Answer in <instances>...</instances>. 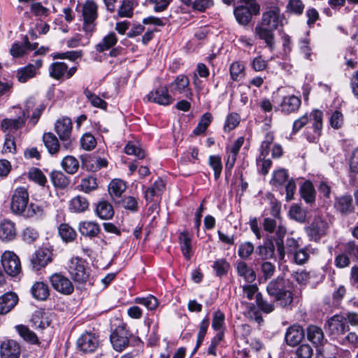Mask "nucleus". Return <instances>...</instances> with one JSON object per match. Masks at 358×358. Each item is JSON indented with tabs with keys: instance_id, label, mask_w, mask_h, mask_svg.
<instances>
[{
	"instance_id": "obj_1",
	"label": "nucleus",
	"mask_w": 358,
	"mask_h": 358,
	"mask_svg": "<svg viewBox=\"0 0 358 358\" xmlns=\"http://www.w3.org/2000/svg\"><path fill=\"white\" fill-rule=\"evenodd\" d=\"M268 295L282 308L289 307L293 302V294L289 289V281L282 276L271 280L266 286Z\"/></svg>"
},
{
	"instance_id": "obj_2",
	"label": "nucleus",
	"mask_w": 358,
	"mask_h": 358,
	"mask_svg": "<svg viewBox=\"0 0 358 358\" xmlns=\"http://www.w3.org/2000/svg\"><path fill=\"white\" fill-rule=\"evenodd\" d=\"M98 5L94 0H87L82 7V29L86 34L92 36L96 27Z\"/></svg>"
},
{
	"instance_id": "obj_3",
	"label": "nucleus",
	"mask_w": 358,
	"mask_h": 358,
	"mask_svg": "<svg viewBox=\"0 0 358 358\" xmlns=\"http://www.w3.org/2000/svg\"><path fill=\"white\" fill-rule=\"evenodd\" d=\"M245 6H238L234 8V14L238 23L243 26L248 25L253 15L260 13V6L256 0H241Z\"/></svg>"
},
{
	"instance_id": "obj_4",
	"label": "nucleus",
	"mask_w": 358,
	"mask_h": 358,
	"mask_svg": "<svg viewBox=\"0 0 358 358\" xmlns=\"http://www.w3.org/2000/svg\"><path fill=\"white\" fill-rule=\"evenodd\" d=\"M349 322L352 324L356 325L358 323L357 315L356 314L349 315L348 319L340 315H334L327 323L329 334L334 337L343 334L348 327Z\"/></svg>"
},
{
	"instance_id": "obj_5",
	"label": "nucleus",
	"mask_w": 358,
	"mask_h": 358,
	"mask_svg": "<svg viewBox=\"0 0 358 358\" xmlns=\"http://www.w3.org/2000/svg\"><path fill=\"white\" fill-rule=\"evenodd\" d=\"M327 229L328 223L320 216H315L304 230L310 241L318 242L326 234Z\"/></svg>"
},
{
	"instance_id": "obj_6",
	"label": "nucleus",
	"mask_w": 358,
	"mask_h": 358,
	"mask_svg": "<svg viewBox=\"0 0 358 358\" xmlns=\"http://www.w3.org/2000/svg\"><path fill=\"white\" fill-rule=\"evenodd\" d=\"M77 66L69 67L64 62H55L48 67L49 76L57 80H64L71 78L77 71Z\"/></svg>"
},
{
	"instance_id": "obj_7",
	"label": "nucleus",
	"mask_w": 358,
	"mask_h": 358,
	"mask_svg": "<svg viewBox=\"0 0 358 358\" xmlns=\"http://www.w3.org/2000/svg\"><path fill=\"white\" fill-rule=\"evenodd\" d=\"M1 264L5 272L10 276L16 277L22 271L18 256L12 251H5L1 255Z\"/></svg>"
},
{
	"instance_id": "obj_8",
	"label": "nucleus",
	"mask_w": 358,
	"mask_h": 358,
	"mask_svg": "<svg viewBox=\"0 0 358 358\" xmlns=\"http://www.w3.org/2000/svg\"><path fill=\"white\" fill-rule=\"evenodd\" d=\"M169 89L173 95L181 94L187 99H192L193 93L189 87V80L183 74L178 75L169 85Z\"/></svg>"
},
{
	"instance_id": "obj_9",
	"label": "nucleus",
	"mask_w": 358,
	"mask_h": 358,
	"mask_svg": "<svg viewBox=\"0 0 358 358\" xmlns=\"http://www.w3.org/2000/svg\"><path fill=\"white\" fill-rule=\"evenodd\" d=\"M283 18L280 8L271 6L268 10L263 13L260 24L275 30L279 25L282 26Z\"/></svg>"
},
{
	"instance_id": "obj_10",
	"label": "nucleus",
	"mask_w": 358,
	"mask_h": 358,
	"mask_svg": "<svg viewBox=\"0 0 358 358\" xmlns=\"http://www.w3.org/2000/svg\"><path fill=\"white\" fill-rule=\"evenodd\" d=\"M131 336V334L124 327H117L110 336L113 349L117 352L123 351L129 346Z\"/></svg>"
},
{
	"instance_id": "obj_11",
	"label": "nucleus",
	"mask_w": 358,
	"mask_h": 358,
	"mask_svg": "<svg viewBox=\"0 0 358 358\" xmlns=\"http://www.w3.org/2000/svg\"><path fill=\"white\" fill-rule=\"evenodd\" d=\"M99 345V340L94 333L86 331L78 338L77 349L83 353L94 352Z\"/></svg>"
},
{
	"instance_id": "obj_12",
	"label": "nucleus",
	"mask_w": 358,
	"mask_h": 358,
	"mask_svg": "<svg viewBox=\"0 0 358 358\" xmlns=\"http://www.w3.org/2000/svg\"><path fill=\"white\" fill-rule=\"evenodd\" d=\"M49 281L52 288L62 294L69 295L73 292L74 287L71 281L61 273H53L49 277Z\"/></svg>"
},
{
	"instance_id": "obj_13",
	"label": "nucleus",
	"mask_w": 358,
	"mask_h": 358,
	"mask_svg": "<svg viewBox=\"0 0 358 358\" xmlns=\"http://www.w3.org/2000/svg\"><path fill=\"white\" fill-rule=\"evenodd\" d=\"M29 201V194L27 189L20 187L17 188L12 196L10 208L15 214H22L26 209Z\"/></svg>"
},
{
	"instance_id": "obj_14",
	"label": "nucleus",
	"mask_w": 358,
	"mask_h": 358,
	"mask_svg": "<svg viewBox=\"0 0 358 358\" xmlns=\"http://www.w3.org/2000/svg\"><path fill=\"white\" fill-rule=\"evenodd\" d=\"M69 272L72 279L78 283H85L88 280L87 272L81 259H72L69 265Z\"/></svg>"
},
{
	"instance_id": "obj_15",
	"label": "nucleus",
	"mask_w": 358,
	"mask_h": 358,
	"mask_svg": "<svg viewBox=\"0 0 358 358\" xmlns=\"http://www.w3.org/2000/svg\"><path fill=\"white\" fill-rule=\"evenodd\" d=\"M43 66L41 59H36L33 63H29L25 66L17 71V78L20 83H26L29 80L35 78L40 73V69Z\"/></svg>"
},
{
	"instance_id": "obj_16",
	"label": "nucleus",
	"mask_w": 358,
	"mask_h": 358,
	"mask_svg": "<svg viewBox=\"0 0 358 358\" xmlns=\"http://www.w3.org/2000/svg\"><path fill=\"white\" fill-rule=\"evenodd\" d=\"M358 248L355 242H349L345 246L344 252L338 255L335 258V265L338 268H344L349 266L350 261L357 259Z\"/></svg>"
},
{
	"instance_id": "obj_17",
	"label": "nucleus",
	"mask_w": 358,
	"mask_h": 358,
	"mask_svg": "<svg viewBox=\"0 0 358 358\" xmlns=\"http://www.w3.org/2000/svg\"><path fill=\"white\" fill-rule=\"evenodd\" d=\"M20 346L14 340H6L1 344L0 356L1 358H20Z\"/></svg>"
},
{
	"instance_id": "obj_18",
	"label": "nucleus",
	"mask_w": 358,
	"mask_h": 358,
	"mask_svg": "<svg viewBox=\"0 0 358 358\" xmlns=\"http://www.w3.org/2000/svg\"><path fill=\"white\" fill-rule=\"evenodd\" d=\"M55 130L60 140L68 141L71 139L72 131V121L67 117L57 120L55 124Z\"/></svg>"
},
{
	"instance_id": "obj_19",
	"label": "nucleus",
	"mask_w": 358,
	"mask_h": 358,
	"mask_svg": "<svg viewBox=\"0 0 358 358\" xmlns=\"http://www.w3.org/2000/svg\"><path fill=\"white\" fill-rule=\"evenodd\" d=\"M38 45V43H31L28 38L25 36L23 43L15 42L12 45L10 49V53L13 57H22L27 55L28 52L36 50Z\"/></svg>"
},
{
	"instance_id": "obj_20",
	"label": "nucleus",
	"mask_w": 358,
	"mask_h": 358,
	"mask_svg": "<svg viewBox=\"0 0 358 358\" xmlns=\"http://www.w3.org/2000/svg\"><path fill=\"white\" fill-rule=\"evenodd\" d=\"M274 31L275 29L262 24H257L255 28V35L260 40L264 41L271 51H273L275 48Z\"/></svg>"
},
{
	"instance_id": "obj_21",
	"label": "nucleus",
	"mask_w": 358,
	"mask_h": 358,
	"mask_svg": "<svg viewBox=\"0 0 358 358\" xmlns=\"http://www.w3.org/2000/svg\"><path fill=\"white\" fill-rule=\"evenodd\" d=\"M304 338V331L299 325H292L289 327L285 334V341L289 346H296L299 345Z\"/></svg>"
},
{
	"instance_id": "obj_22",
	"label": "nucleus",
	"mask_w": 358,
	"mask_h": 358,
	"mask_svg": "<svg viewBox=\"0 0 358 358\" xmlns=\"http://www.w3.org/2000/svg\"><path fill=\"white\" fill-rule=\"evenodd\" d=\"M148 99L160 105L167 106L173 103V99L169 94L168 90L165 87L158 88L154 92H151L148 95Z\"/></svg>"
},
{
	"instance_id": "obj_23",
	"label": "nucleus",
	"mask_w": 358,
	"mask_h": 358,
	"mask_svg": "<svg viewBox=\"0 0 358 358\" xmlns=\"http://www.w3.org/2000/svg\"><path fill=\"white\" fill-rule=\"evenodd\" d=\"M78 230L82 236L90 238L97 237L101 231L99 224L94 221H83L80 222Z\"/></svg>"
},
{
	"instance_id": "obj_24",
	"label": "nucleus",
	"mask_w": 358,
	"mask_h": 358,
	"mask_svg": "<svg viewBox=\"0 0 358 358\" xmlns=\"http://www.w3.org/2000/svg\"><path fill=\"white\" fill-rule=\"evenodd\" d=\"M17 235V230L14 222L4 220L0 223V239L4 242L14 240Z\"/></svg>"
},
{
	"instance_id": "obj_25",
	"label": "nucleus",
	"mask_w": 358,
	"mask_h": 358,
	"mask_svg": "<svg viewBox=\"0 0 358 358\" xmlns=\"http://www.w3.org/2000/svg\"><path fill=\"white\" fill-rule=\"evenodd\" d=\"M17 296L13 292H7L0 296V314L9 313L17 304Z\"/></svg>"
},
{
	"instance_id": "obj_26",
	"label": "nucleus",
	"mask_w": 358,
	"mask_h": 358,
	"mask_svg": "<svg viewBox=\"0 0 358 358\" xmlns=\"http://www.w3.org/2000/svg\"><path fill=\"white\" fill-rule=\"evenodd\" d=\"M126 189V183L120 179H113L108 185V193L114 202H118Z\"/></svg>"
},
{
	"instance_id": "obj_27",
	"label": "nucleus",
	"mask_w": 358,
	"mask_h": 358,
	"mask_svg": "<svg viewBox=\"0 0 358 358\" xmlns=\"http://www.w3.org/2000/svg\"><path fill=\"white\" fill-rule=\"evenodd\" d=\"M117 41L118 38L116 34L114 31H110L95 45V50L98 52H103L113 48Z\"/></svg>"
},
{
	"instance_id": "obj_28",
	"label": "nucleus",
	"mask_w": 358,
	"mask_h": 358,
	"mask_svg": "<svg viewBox=\"0 0 358 358\" xmlns=\"http://www.w3.org/2000/svg\"><path fill=\"white\" fill-rule=\"evenodd\" d=\"M50 261V252L43 249L36 250L31 258V263L36 270L45 266Z\"/></svg>"
},
{
	"instance_id": "obj_29",
	"label": "nucleus",
	"mask_w": 358,
	"mask_h": 358,
	"mask_svg": "<svg viewBox=\"0 0 358 358\" xmlns=\"http://www.w3.org/2000/svg\"><path fill=\"white\" fill-rule=\"evenodd\" d=\"M236 271L238 274L243 277L245 281L252 283L256 279V274L252 268L250 267L245 262H236Z\"/></svg>"
},
{
	"instance_id": "obj_30",
	"label": "nucleus",
	"mask_w": 358,
	"mask_h": 358,
	"mask_svg": "<svg viewBox=\"0 0 358 358\" xmlns=\"http://www.w3.org/2000/svg\"><path fill=\"white\" fill-rule=\"evenodd\" d=\"M31 292L34 298L40 301L46 300L50 295L48 285L43 282H35L31 287Z\"/></svg>"
},
{
	"instance_id": "obj_31",
	"label": "nucleus",
	"mask_w": 358,
	"mask_h": 358,
	"mask_svg": "<svg viewBox=\"0 0 358 358\" xmlns=\"http://www.w3.org/2000/svg\"><path fill=\"white\" fill-rule=\"evenodd\" d=\"M96 215L102 220H110L114 215L112 205L106 201H99L96 206Z\"/></svg>"
},
{
	"instance_id": "obj_32",
	"label": "nucleus",
	"mask_w": 358,
	"mask_h": 358,
	"mask_svg": "<svg viewBox=\"0 0 358 358\" xmlns=\"http://www.w3.org/2000/svg\"><path fill=\"white\" fill-rule=\"evenodd\" d=\"M308 339L315 345H322L324 336L322 329L315 325H310L307 329Z\"/></svg>"
},
{
	"instance_id": "obj_33",
	"label": "nucleus",
	"mask_w": 358,
	"mask_h": 358,
	"mask_svg": "<svg viewBox=\"0 0 358 358\" xmlns=\"http://www.w3.org/2000/svg\"><path fill=\"white\" fill-rule=\"evenodd\" d=\"M301 105V100L294 95L285 96L280 103L282 112H294Z\"/></svg>"
},
{
	"instance_id": "obj_34",
	"label": "nucleus",
	"mask_w": 358,
	"mask_h": 358,
	"mask_svg": "<svg viewBox=\"0 0 358 358\" xmlns=\"http://www.w3.org/2000/svg\"><path fill=\"white\" fill-rule=\"evenodd\" d=\"M89 208L88 200L83 196H76L69 202V210L73 213H83Z\"/></svg>"
},
{
	"instance_id": "obj_35",
	"label": "nucleus",
	"mask_w": 358,
	"mask_h": 358,
	"mask_svg": "<svg viewBox=\"0 0 358 358\" xmlns=\"http://www.w3.org/2000/svg\"><path fill=\"white\" fill-rule=\"evenodd\" d=\"M244 143V138L241 136L238 138L232 144L231 147H228L227 149L228 161V167H230L232 163H236V157L238 154L241 146Z\"/></svg>"
},
{
	"instance_id": "obj_36",
	"label": "nucleus",
	"mask_w": 358,
	"mask_h": 358,
	"mask_svg": "<svg viewBox=\"0 0 358 358\" xmlns=\"http://www.w3.org/2000/svg\"><path fill=\"white\" fill-rule=\"evenodd\" d=\"M43 143L50 155L57 154L60 148V145L56 136L51 133H45L43 136Z\"/></svg>"
},
{
	"instance_id": "obj_37",
	"label": "nucleus",
	"mask_w": 358,
	"mask_h": 358,
	"mask_svg": "<svg viewBox=\"0 0 358 358\" xmlns=\"http://www.w3.org/2000/svg\"><path fill=\"white\" fill-rule=\"evenodd\" d=\"M182 3L193 10L204 12L213 6V0H181Z\"/></svg>"
},
{
	"instance_id": "obj_38",
	"label": "nucleus",
	"mask_w": 358,
	"mask_h": 358,
	"mask_svg": "<svg viewBox=\"0 0 358 358\" xmlns=\"http://www.w3.org/2000/svg\"><path fill=\"white\" fill-rule=\"evenodd\" d=\"M50 180L55 187L62 189L67 187L70 183L69 178L60 171H52Z\"/></svg>"
},
{
	"instance_id": "obj_39",
	"label": "nucleus",
	"mask_w": 358,
	"mask_h": 358,
	"mask_svg": "<svg viewBox=\"0 0 358 358\" xmlns=\"http://www.w3.org/2000/svg\"><path fill=\"white\" fill-rule=\"evenodd\" d=\"M301 197L307 203H313L315 201V190L310 181H306L300 187Z\"/></svg>"
},
{
	"instance_id": "obj_40",
	"label": "nucleus",
	"mask_w": 358,
	"mask_h": 358,
	"mask_svg": "<svg viewBox=\"0 0 358 358\" xmlns=\"http://www.w3.org/2000/svg\"><path fill=\"white\" fill-rule=\"evenodd\" d=\"M180 248L187 259L191 257L192 239L187 231H183L179 236Z\"/></svg>"
},
{
	"instance_id": "obj_41",
	"label": "nucleus",
	"mask_w": 358,
	"mask_h": 358,
	"mask_svg": "<svg viewBox=\"0 0 358 358\" xmlns=\"http://www.w3.org/2000/svg\"><path fill=\"white\" fill-rule=\"evenodd\" d=\"M287 230L284 226L279 224L276 227V238H275V241L277 246V250L281 259H283L285 257V245L283 243V238L285 236Z\"/></svg>"
},
{
	"instance_id": "obj_42",
	"label": "nucleus",
	"mask_w": 358,
	"mask_h": 358,
	"mask_svg": "<svg viewBox=\"0 0 358 358\" xmlns=\"http://www.w3.org/2000/svg\"><path fill=\"white\" fill-rule=\"evenodd\" d=\"M58 232L62 239L66 243L73 241L77 236V233L69 224L63 223L58 227Z\"/></svg>"
},
{
	"instance_id": "obj_43",
	"label": "nucleus",
	"mask_w": 358,
	"mask_h": 358,
	"mask_svg": "<svg viewBox=\"0 0 358 358\" xmlns=\"http://www.w3.org/2000/svg\"><path fill=\"white\" fill-rule=\"evenodd\" d=\"M334 206L336 210L341 212V213H349L352 212L353 209L352 199L350 196H341L336 200Z\"/></svg>"
},
{
	"instance_id": "obj_44",
	"label": "nucleus",
	"mask_w": 358,
	"mask_h": 358,
	"mask_svg": "<svg viewBox=\"0 0 358 358\" xmlns=\"http://www.w3.org/2000/svg\"><path fill=\"white\" fill-rule=\"evenodd\" d=\"M274 245L272 241L264 243L257 248L256 252L262 259L273 258L274 256Z\"/></svg>"
},
{
	"instance_id": "obj_45",
	"label": "nucleus",
	"mask_w": 358,
	"mask_h": 358,
	"mask_svg": "<svg viewBox=\"0 0 358 358\" xmlns=\"http://www.w3.org/2000/svg\"><path fill=\"white\" fill-rule=\"evenodd\" d=\"M62 166L64 171L69 174H74L79 168V162L73 156H66L62 161Z\"/></svg>"
},
{
	"instance_id": "obj_46",
	"label": "nucleus",
	"mask_w": 358,
	"mask_h": 358,
	"mask_svg": "<svg viewBox=\"0 0 358 358\" xmlns=\"http://www.w3.org/2000/svg\"><path fill=\"white\" fill-rule=\"evenodd\" d=\"M307 211L302 208L300 206L292 205L289 210V215L291 219L299 222L303 223L306 220Z\"/></svg>"
},
{
	"instance_id": "obj_47",
	"label": "nucleus",
	"mask_w": 358,
	"mask_h": 358,
	"mask_svg": "<svg viewBox=\"0 0 358 358\" xmlns=\"http://www.w3.org/2000/svg\"><path fill=\"white\" fill-rule=\"evenodd\" d=\"M79 189L85 193H90L98 187L96 178L92 176H88L81 180L78 185Z\"/></svg>"
},
{
	"instance_id": "obj_48",
	"label": "nucleus",
	"mask_w": 358,
	"mask_h": 358,
	"mask_svg": "<svg viewBox=\"0 0 358 358\" xmlns=\"http://www.w3.org/2000/svg\"><path fill=\"white\" fill-rule=\"evenodd\" d=\"M16 329L20 336L26 341L32 344L38 343V337L36 334L24 325H17Z\"/></svg>"
},
{
	"instance_id": "obj_49",
	"label": "nucleus",
	"mask_w": 358,
	"mask_h": 358,
	"mask_svg": "<svg viewBox=\"0 0 358 358\" xmlns=\"http://www.w3.org/2000/svg\"><path fill=\"white\" fill-rule=\"evenodd\" d=\"M120 207L124 208L131 212H136L138 208L136 199L131 196H126L124 199H120L118 202H115Z\"/></svg>"
},
{
	"instance_id": "obj_50",
	"label": "nucleus",
	"mask_w": 358,
	"mask_h": 358,
	"mask_svg": "<svg viewBox=\"0 0 358 358\" xmlns=\"http://www.w3.org/2000/svg\"><path fill=\"white\" fill-rule=\"evenodd\" d=\"M134 9V3L129 0H123L117 10V16L120 17H131Z\"/></svg>"
},
{
	"instance_id": "obj_51",
	"label": "nucleus",
	"mask_w": 358,
	"mask_h": 358,
	"mask_svg": "<svg viewBox=\"0 0 358 358\" xmlns=\"http://www.w3.org/2000/svg\"><path fill=\"white\" fill-rule=\"evenodd\" d=\"M288 173L284 169H278L273 172L271 184L275 187L282 186L288 179Z\"/></svg>"
},
{
	"instance_id": "obj_52",
	"label": "nucleus",
	"mask_w": 358,
	"mask_h": 358,
	"mask_svg": "<svg viewBox=\"0 0 358 358\" xmlns=\"http://www.w3.org/2000/svg\"><path fill=\"white\" fill-rule=\"evenodd\" d=\"M211 121H212L211 114L210 113H204L201 116L198 125L194 129V131H193L194 134L197 136V135L203 134L206 131L207 127L209 126Z\"/></svg>"
},
{
	"instance_id": "obj_53",
	"label": "nucleus",
	"mask_w": 358,
	"mask_h": 358,
	"mask_svg": "<svg viewBox=\"0 0 358 358\" xmlns=\"http://www.w3.org/2000/svg\"><path fill=\"white\" fill-rule=\"evenodd\" d=\"M26 120L25 113L20 116L17 119H6L2 122V127L6 129H17L22 127Z\"/></svg>"
},
{
	"instance_id": "obj_54",
	"label": "nucleus",
	"mask_w": 358,
	"mask_h": 358,
	"mask_svg": "<svg viewBox=\"0 0 358 358\" xmlns=\"http://www.w3.org/2000/svg\"><path fill=\"white\" fill-rule=\"evenodd\" d=\"M254 245L250 242L246 241L239 245L238 249V255L243 259H248L254 252Z\"/></svg>"
},
{
	"instance_id": "obj_55",
	"label": "nucleus",
	"mask_w": 358,
	"mask_h": 358,
	"mask_svg": "<svg viewBox=\"0 0 358 358\" xmlns=\"http://www.w3.org/2000/svg\"><path fill=\"white\" fill-rule=\"evenodd\" d=\"M124 152L127 155H134L138 159H141L145 157V152L135 143L129 141L124 147Z\"/></svg>"
},
{
	"instance_id": "obj_56",
	"label": "nucleus",
	"mask_w": 358,
	"mask_h": 358,
	"mask_svg": "<svg viewBox=\"0 0 358 358\" xmlns=\"http://www.w3.org/2000/svg\"><path fill=\"white\" fill-rule=\"evenodd\" d=\"M84 94L91 103V104L100 109L106 110L107 103L105 101L101 99L99 96L94 94L92 92L88 90L84 91Z\"/></svg>"
},
{
	"instance_id": "obj_57",
	"label": "nucleus",
	"mask_w": 358,
	"mask_h": 358,
	"mask_svg": "<svg viewBox=\"0 0 358 358\" xmlns=\"http://www.w3.org/2000/svg\"><path fill=\"white\" fill-rule=\"evenodd\" d=\"M29 178L41 186H44L47 182V178L43 172L37 168H33L28 173Z\"/></svg>"
},
{
	"instance_id": "obj_58",
	"label": "nucleus",
	"mask_w": 358,
	"mask_h": 358,
	"mask_svg": "<svg viewBox=\"0 0 358 358\" xmlns=\"http://www.w3.org/2000/svg\"><path fill=\"white\" fill-rule=\"evenodd\" d=\"M304 4L301 0H289L287 6L286 11L287 13L300 15L303 13Z\"/></svg>"
},
{
	"instance_id": "obj_59",
	"label": "nucleus",
	"mask_w": 358,
	"mask_h": 358,
	"mask_svg": "<svg viewBox=\"0 0 358 358\" xmlns=\"http://www.w3.org/2000/svg\"><path fill=\"white\" fill-rule=\"evenodd\" d=\"M240 116L238 113H229L227 118L224 126L225 132H229L234 129L240 123Z\"/></svg>"
},
{
	"instance_id": "obj_60",
	"label": "nucleus",
	"mask_w": 358,
	"mask_h": 358,
	"mask_svg": "<svg viewBox=\"0 0 358 358\" xmlns=\"http://www.w3.org/2000/svg\"><path fill=\"white\" fill-rule=\"evenodd\" d=\"M209 165L214 171L215 178L218 179L222 171L221 157L219 155L210 156Z\"/></svg>"
},
{
	"instance_id": "obj_61",
	"label": "nucleus",
	"mask_w": 358,
	"mask_h": 358,
	"mask_svg": "<svg viewBox=\"0 0 358 358\" xmlns=\"http://www.w3.org/2000/svg\"><path fill=\"white\" fill-rule=\"evenodd\" d=\"M225 316L224 314L220 310H216L213 313L212 320V327L215 331L223 330L224 327Z\"/></svg>"
},
{
	"instance_id": "obj_62",
	"label": "nucleus",
	"mask_w": 358,
	"mask_h": 358,
	"mask_svg": "<svg viewBox=\"0 0 358 358\" xmlns=\"http://www.w3.org/2000/svg\"><path fill=\"white\" fill-rule=\"evenodd\" d=\"M244 65L238 62H234L230 66V75L231 79L234 81H238L243 76L244 73Z\"/></svg>"
},
{
	"instance_id": "obj_63",
	"label": "nucleus",
	"mask_w": 358,
	"mask_h": 358,
	"mask_svg": "<svg viewBox=\"0 0 358 358\" xmlns=\"http://www.w3.org/2000/svg\"><path fill=\"white\" fill-rule=\"evenodd\" d=\"M256 298V303L258 308L265 313H270L274 310V304L273 303H269L267 301L264 300L262 297L261 293H257L255 296Z\"/></svg>"
},
{
	"instance_id": "obj_64",
	"label": "nucleus",
	"mask_w": 358,
	"mask_h": 358,
	"mask_svg": "<svg viewBox=\"0 0 358 358\" xmlns=\"http://www.w3.org/2000/svg\"><path fill=\"white\" fill-rule=\"evenodd\" d=\"M308 248H301L299 250H296L294 252V261L296 264L302 265L306 264L309 257V253H308Z\"/></svg>"
}]
</instances>
